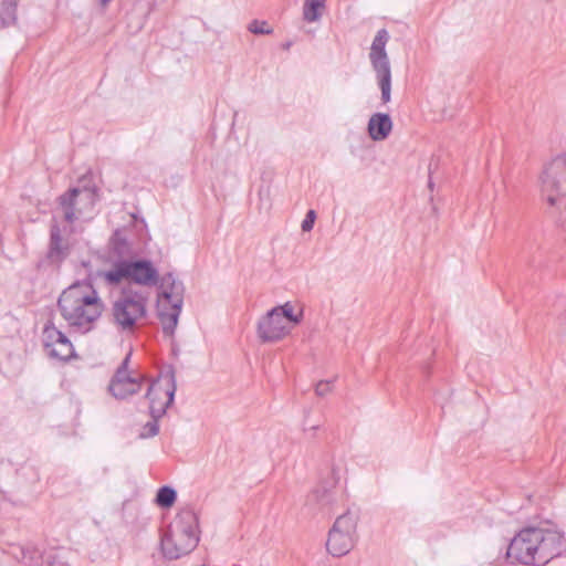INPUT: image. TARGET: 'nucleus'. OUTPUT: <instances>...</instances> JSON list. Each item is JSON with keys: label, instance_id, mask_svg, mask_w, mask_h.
<instances>
[{"label": "nucleus", "instance_id": "f257e3e1", "mask_svg": "<svg viewBox=\"0 0 566 566\" xmlns=\"http://www.w3.org/2000/svg\"><path fill=\"white\" fill-rule=\"evenodd\" d=\"M103 277L111 285H116L123 280L143 287H153L160 283L161 293L157 301L158 318L166 336L175 334L184 305L185 287L171 273L160 277L151 261L135 258L129 262H114L112 268L104 272Z\"/></svg>", "mask_w": 566, "mask_h": 566}, {"label": "nucleus", "instance_id": "f03ea898", "mask_svg": "<svg viewBox=\"0 0 566 566\" xmlns=\"http://www.w3.org/2000/svg\"><path fill=\"white\" fill-rule=\"evenodd\" d=\"M566 553V539L558 527L545 522L522 528L510 542L506 559L511 564L544 566Z\"/></svg>", "mask_w": 566, "mask_h": 566}, {"label": "nucleus", "instance_id": "7ed1b4c3", "mask_svg": "<svg viewBox=\"0 0 566 566\" xmlns=\"http://www.w3.org/2000/svg\"><path fill=\"white\" fill-rule=\"evenodd\" d=\"M57 307L70 328L85 334L101 317L104 303L92 284L77 282L62 292Z\"/></svg>", "mask_w": 566, "mask_h": 566}, {"label": "nucleus", "instance_id": "20e7f679", "mask_svg": "<svg viewBox=\"0 0 566 566\" xmlns=\"http://www.w3.org/2000/svg\"><path fill=\"white\" fill-rule=\"evenodd\" d=\"M199 520L192 509L181 510L160 537V551L166 559L175 560L190 554L199 544Z\"/></svg>", "mask_w": 566, "mask_h": 566}, {"label": "nucleus", "instance_id": "39448f33", "mask_svg": "<svg viewBox=\"0 0 566 566\" xmlns=\"http://www.w3.org/2000/svg\"><path fill=\"white\" fill-rule=\"evenodd\" d=\"M149 293L125 287L112 303V323L119 333L132 335L145 324L148 314Z\"/></svg>", "mask_w": 566, "mask_h": 566}, {"label": "nucleus", "instance_id": "423d86ee", "mask_svg": "<svg viewBox=\"0 0 566 566\" xmlns=\"http://www.w3.org/2000/svg\"><path fill=\"white\" fill-rule=\"evenodd\" d=\"M96 201L95 188L74 187L57 198V210L63 220L70 224L76 221H90L93 219Z\"/></svg>", "mask_w": 566, "mask_h": 566}, {"label": "nucleus", "instance_id": "0eeeda50", "mask_svg": "<svg viewBox=\"0 0 566 566\" xmlns=\"http://www.w3.org/2000/svg\"><path fill=\"white\" fill-rule=\"evenodd\" d=\"M539 191L549 206H564L566 220V155H558L544 166Z\"/></svg>", "mask_w": 566, "mask_h": 566}, {"label": "nucleus", "instance_id": "6e6552de", "mask_svg": "<svg viewBox=\"0 0 566 566\" xmlns=\"http://www.w3.org/2000/svg\"><path fill=\"white\" fill-rule=\"evenodd\" d=\"M389 33L386 29L377 31L369 50V62L375 73L377 85L380 90V99L382 104H388L391 101V65L386 51V45L389 41Z\"/></svg>", "mask_w": 566, "mask_h": 566}, {"label": "nucleus", "instance_id": "1a4fd4ad", "mask_svg": "<svg viewBox=\"0 0 566 566\" xmlns=\"http://www.w3.org/2000/svg\"><path fill=\"white\" fill-rule=\"evenodd\" d=\"M357 522L358 515L349 510L335 520L326 542L331 555L340 557L353 549L357 539Z\"/></svg>", "mask_w": 566, "mask_h": 566}, {"label": "nucleus", "instance_id": "9d476101", "mask_svg": "<svg viewBox=\"0 0 566 566\" xmlns=\"http://www.w3.org/2000/svg\"><path fill=\"white\" fill-rule=\"evenodd\" d=\"M176 380L174 373L165 378L154 380L146 392L149 400V412L151 418L160 419L174 402L176 392Z\"/></svg>", "mask_w": 566, "mask_h": 566}, {"label": "nucleus", "instance_id": "9b49d317", "mask_svg": "<svg viewBox=\"0 0 566 566\" xmlns=\"http://www.w3.org/2000/svg\"><path fill=\"white\" fill-rule=\"evenodd\" d=\"M132 353L129 352L111 379L108 390L116 399H126L140 391L143 378L130 375L128 367Z\"/></svg>", "mask_w": 566, "mask_h": 566}, {"label": "nucleus", "instance_id": "f8f14e48", "mask_svg": "<svg viewBox=\"0 0 566 566\" xmlns=\"http://www.w3.org/2000/svg\"><path fill=\"white\" fill-rule=\"evenodd\" d=\"M291 331L290 325L280 317L274 308L263 315L256 326L258 337L263 343H275L284 338Z\"/></svg>", "mask_w": 566, "mask_h": 566}, {"label": "nucleus", "instance_id": "ddd939ff", "mask_svg": "<svg viewBox=\"0 0 566 566\" xmlns=\"http://www.w3.org/2000/svg\"><path fill=\"white\" fill-rule=\"evenodd\" d=\"M339 499L340 495L334 488L319 485L307 495L305 506L313 514L328 516L334 513Z\"/></svg>", "mask_w": 566, "mask_h": 566}, {"label": "nucleus", "instance_id": "4468645a", "mask_svg": "<svg viewBox=\"0 0 566 566\" xmlns=\"http://www.w3.org/2000/svg\"><path fill=\"white\" fill-rule=\"evenodd\" d=\"M71 253V245L67 239H64L61 233L59 224L54 223L50 229V242L45 259L39 262L38 266L42 268L45 264L60 268Z\"/></svg>", "mask_w": 566, "mask_h": 566}, {"label": "nucleus", "instance_id": "2eb2a0df", "mask_svg": "<svg viewBox=\"0 0 566 566\" xmlns=\"http://www.w3.org/2000/svg\"><path fill=\"white\" fill-rule=\"evenodd\" d=\"M44 346L49 349L52 357L66 360L73 355V345L64 333L54 326H45Z\"/></svg>", "mask_w": 566, "mask_h": 566}, {"label": "nucleus", "instance_id": "dca6fc26", "mask_svg": "<svg viewBox=\"0 0 566 566\" xmlns=\"http://www.w3.org/2000/svg\"><path fill=\"white\" fill-rule=\"evenodd\" d=\"M109 254L113 263L129 262L138 255L125 231L119 229L115 230L109 239Z\"/></svg>", "mask_w": 566, "mask_h": 566}, {"label": "nucleus", "instance_id": "f3484780", "mask_svg": "<svg viewBox=\"0 0 566 566\" xmlns=\"http://www.w3.org/2000/svg\"><path fill=\"white\" fill-rule=\"evenodd\" d=\"M23 563L25 566H70L65 554L54 551L46 552L44 555L36 549L24 551Z\"/></svg>", "mask_w": 566, "mask_h": 566}, {"label": "nucleus", "instance_id": "a211bd4d", "mask_svg": "<svg viewBox=\"0 0 566 566\" xmlns=\"http://www.w3.org/2000/svg\"><path fill=\"white\" fill-rule=\"evenodd\" d=\"M367 130L374 142L385 140L392 130L391 117L385 113L373 114L368 120Z\"/></svg>", "mask_w": 566, "mask_h": 566}, {"label": "nucleus", "instance_id": "6ab92c4d", "mask_svg": "<svg viewBox=\"0 0 566 566\" xmlns=\"http://www.w3.org/2000/svg\"><path fill=\"white\" fill-rule=\"evenodd\" d=\"M326 0H305L303 6V19L308 22H316L322 17Z\"/></svg>", "mask_w": 566, "mask_h": 566}, {"label": "nucleus", "instance_id": "aec40b11", "mask_svg": "<svg viewBox=\"0 0 566 566\" xmlns=\"http://www.w3.org/2000/svg\"><path fill=\"white\" fill-rule=\"evenodd\" d=\"M276 313L280 314V317L283 319V322H286L292 324H300L303 319V312L301 311L298 314H295L293 311V305L290 302L284 303L283 305H279L273 307Z\"/></svg>", "mask_w": 566, "mask_h": 566}, {"label": "nucleus", "instance_id": "412c9836", "mask_svg": "<svg viewBox=\"0 0 566 566\" xmlns=\"http://www.w3.org/2000/svg\"><path fill=\"white\" fill-rule=\"evenodd\" d=\"M177 499V492L170 486H161L156 495V502L161 507H170Z\"/></svg>", "mask_w": 566, "mask_h": 566}, {"label": "nucleus", "instance_id": "4be33fe9", "mask_svg": "<svg viewBox=\"0 0 566 566\" xmlns=\"http://www.w3.org/2000/svg\"><path fill=\"white\" fill-rule=\"evenodd\" d=\"M248 30L254 34H271L272 33V29H270L268 27V23L265 21H258V20H253L249 24Z\"/></svg>", "mask_w": 566, "mask_h": 566}, {"label": "nucleus", "instance_id": "5701e85b", "mask_svg": "<svg viewBox=\"0 0 566 566\" xmlns=\"http://www.w3.org/2000/svg\"><path fill=\"white\" fill-rule=\"evenodd\" d=\"M159 419H154L151 421H148L144 427L143 431L140 433L142 438H151L158 434L159 432Z\"/></svg>", "mask_w": 566, "mask_h": 566}, {"label": "nucleus", "instance_id": "b1692460", "mask_svg": "<svg viewBox=\"0 0 566 566\" xmlns=\"http://www.w3.org/2000/svg\"><path fill=\"white\" fill-rule=\"evenodd\" d=\"M321 428V423H310L308 418L305 417L303 422V432L307 439H314L316 431Z\"/></svg>", "mask_w": 566, "mask_h": 566}, {"label": "nucleus", "instance_id": "393cba45", "mask_svg": "<svg viewBox=\"0 0 566 566\" xmlns=\"http://www.w3.org/2000/svg\"><path fill=\"white\" fill-rule=\"evenodd\" d=\"M316 219V212L308 210L304 220L302 221L301 228L304 232H308L313 229Z\"/></svg>", "mask_w": 566, "mask_h": 566}, {"label": "nucleus", "instance_id": "a878e982", "mask_svg": "<svg viewBox=\"0 0 566 566\" xmlns=\"http://www.w3.org/2000/svg\"><path fill=\"white\" fill-rule=\"evenodd\" d=\"M332 389V381L331 380H322L317 382L315 387V392L317 396H325L327 395Z\"/></svg>", "mask_w": 566, "mask_h": 566}, {"label": "nucleus", "instance_id": "bb28decb", "mask_svg": "<svg viewBox=\"0 0 566 566\" xmlns=\"http://www.w3.org/2000/svg\"><path fill=\"white\" fill-rule=\"evenodd\" d=\"M558 325L562 331L566 332V310L559 315Z\"/></svg>", "mask_w": 566, "mask_h": 566}, {"label": "nucleus", "instance_id": "cd10ccee", "mask_svg": "<svg viewBox=\"0 0 566 566\" xmlns=\"http://www.w3.org/2000/svg\"><path fill=\"white\" fill-rule=\"evenodd\" d=\"M112 0H99V4L101 7L105 8L108 6V3L111 2Z\"/></svg>", "mask_w": 566, "mask_h": 566}]
</instances>
